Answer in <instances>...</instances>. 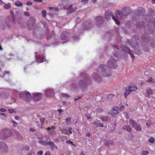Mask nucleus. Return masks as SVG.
Here are the masks:
<instances>
[{"instance_id": "obj_1", "label": "nucleus", "mask_w": 155, "mask_h": 155, "mask_svg": "<svg viewBox=\"0 0 155 155\" xmlns=\"http://www.w3.org/2000/svg\"><path fill=\"white\" fill-rule=\"evenodd\" d=\"M110 75L111 73L107 67L106 65H101L98 68L97 74L93 73L92 76L94 80L99 82L101 81V77H108Z\"/></svg>"}, {"instance_id": "obj_2", "label": "nucleus", "mask_w": 155, "mask_h": 155, "mask_svg": "<svg viewBox=\"0 0 155 155\" xmlns=\"http://www.w3.org/2000/svg\"><path fill=\"white\" fill-rule=\"evenodd\" d=\"M149 23L148 25L144 26V30L148 33L151 31L153 35L155 37V21L154 18H151L149 20Z\"/></svg>"}, {"instance_id": "obj_3", "label": "nucleus", "mask_w": 155, "mask_h": 155, "mask_svg": "<svg viewBox=\"0 0 155 155\" xmlns=\"http://www.w3.org/2000/svg\"><path fill=\"white\" fill-rule=\"evenodd\" d=\"M69 0H63L61 1L59 3L60 5L63 7L65 9H68L67 13H69L70 12L74 11L77 9L76 7H73L72 5H70L69 6H68L69 3Z\"/></svg>"}, {"instance_id": "obj_4", "label": "nucleus", "mask_w": 155, "mask_h": 155, "mask_svg": "<svg viewBox=\"0 0 155 155\" xmlns=\"http://www.w3.org/2000/svg\"><path fill=\"white\" fill-rule=\"evenodd\" d=\"M14 21V19L11 16H8L5 20H3L2 21L1 26L4 28L5 26H8V27H11V25L12 23Z\"/></svg>"}, {"instance_id": "obj_5", "label": "nucleus", "mask_w": 155, "mask_h": 155, "mask_svg": "<svg viewBox=\"0 0 155 155\" xmlns=\"http://www.w3.org/2000/svg\"><path fill=\"white\" fill-rule=\"evenodd\" d=\"M144 10L142 9H138L135 12V14L133 16V20L136 21L140 19V16L144 14Z\"/></svg>"}, {"instance_id": "obj_6", "label": "nucleus", "mask_w": 155, "mask_h": 155, "mask_svg": "<svg viewBox=\"0 0 155 155\" xmlns=\"http://www.w3.org/2000/svg\"><path fill=\"white\" fill-rule=\"evenodd\" d=\"M105 17L107 20H109L112 17L113 20L115 22L116 24L118 25L120 24V21L114 16L113 13L110 11H108L105 12Z\"/></svg>"}, {"instance_id": "obj_7", "label": "nucleus", "mask_w": 155, "mask_h": 155, "mask_svg": "<svg viewBox=\"0 0 155 155\" xmlns=\"http://www.w3.org/2000/svg\"><path fill=\"white\" fill-rule=\"evenodd\" d=\"M129 124L132 126L137 131H140L141 130L142 128L139 124H137L134 120L130 119L129 121Z\"/></svg>"}, {"instance_id": "obj_8", "label": "nucleus", "mask_w": 155, "mask_h": 155, "mask_svg": "<svg viewBox=\"0 0 155 155\" xmlns=\"http://www.w3.org/2000/svg\"><path fill=\"white\" fill-rule=\"evenodd\" d=\"M107 65L109 67L112 68H116L117 67L116 60L114 58L111 59L107 61Z\"/></svg>"}, {"instance_id": "obj_9", "label": "nucleus", "mask_w": 155, "mask_h": 155, "mask_svg": "<svg viewBox=\"0 0 155 155\" xmlns=\"http://www.w3.org/2000/svg\"><path fill=\"white\" fill-rule=\"evenodd\" d=\"M96 24L98 27H101L104 21V18L101 16H98L95 18Z\"/></svg>"}, {"instance_id": "obj_10", "label": "nucleus", "mask_w": 155, "mask_h": 155, "mask_svg": "<svg viewBox=\"0 0 155 155\" xmlns=\"http://www.w3.org/2000/svg\"><path fill=\"white\" fill-rule=\"evenodd\" d=\"M2 134H4L3 138L5 139L10 136L12 134L11 130L7 128H5L2 132Z\"/></svg>"}, {"instance_id": "obj_11", "label": "nucleus", "mask_w": 155, "mask_h": 155, "mask_svg": "<svg viewBox=\"0 0 155 155\" xmlns=\"http://www.w3.org/2000/svg\"><path fill=\"white\" fill-rule=\"evenodd\" d=\"M123 16H126L131 12V9L128 7H124L121 10Z\"/></svg>"}, {"instance_id": "obj_12", "label": "nucleus", "mask_w": 155, "mask_h": 155, "mask_svg": "<svg viewBox=\"0 0 155 155\" xmlns=\"http://www.w3.org/2000/svg\"><path fill=\"white\" fill-rule=\"evenodd\" d=\"M80 86L83 91H85L87 88V84L84 80H81L79 82Z\"/></svg>"}, {"instance_id": "obj_13", "label": "nucleus", "mask_w": 155, "mask_h": 155, "mask_svg": "<svg viewBox=\"0 0 155 155\" xmlns=\"http://www.w3.org/2000/svg\"><path fill=\"white\" fill-rule=\"evenodd\" d=\"M91 26V21H88L84 23L83 28L84 30H87L89 29Z\"/></svg>"}, {"instance_id": "obj_14", "label": "nucleus", "mask_w": 155, "mask_h": 155, "mask_svg": "<svg viewBox=\"0 0 155 155\" xmlns=\"http://www.w3.org/2000/svg\"><path fill=\"white\" fill-rule=\"evenodd\" d=\"M70 36L69 34L66 31H64L60 36V38L61 40H64L68 38Z\"/></svg>"}, {"instance_id": "obj_15", "label": "nucleus", "mask_w": 155, "mask_h": 155, "mask_svg": "<svg viewBox=\"0 0 155 155\" xmlns=\"http://www.w3.org/2000/svg\"><path fill=\"white\" fill-rule=\"evenodd\" d=\"M35 20L33 17L30 18L27 23V25L30 26H33L35 23Z\"/></svg>"}, {"instance_id": "obj_16", "label": "nucleus", "mask_w": 155, "mask_h": 155, "mask_svg": "<svg viewBox=\"0 0 155 155\" xmlns=\"http://www.w3.org/2000/svg\"><path fill=\"white\" fill-rule=\"evenodd\" d=\"M7 148V146L4 142H0V152L5 151L6 150Z\"/></svg>"}, {"instance_id": "obj_17", "label": "nucleus", "mask_w": 155, "mask_h": 155, "mask_svg": "<svg viewBox=\"0 0 155 155\" xmlns=\"http://www.w3.org/2000/svg\"><path fill=\"white\" fill-rule=\"evenodd\" d=\"M45 92L47 97L54 96L53 90L51 89H47Z\"/></svg>"}, {"instance_id": "obj_18", "label": "nucleus", "mask_w": 155, "mask_h": 155, "mask_svg": "<svg viewBox=\"0 0 155 155\" xmlns=\"http://www.w3.org/2000/svg\"><path fill=\"white\" fill-rule=\"evenodd\" d=\"M115 15L119 19H121L123 15L122 11L120 10L117 11L115 12Z\"/></svg>"}, {"instance_id": "obj_19", "label": "nucleus", "mask_w": 155, "mask_h": 155, "mask_svg": "<svg viewBox=\"0 0 155 155\" xmlns=\"http://www.w3.org/2000/svg\"><path fill=\"white\" fill-rule=\"evenodd\" d=\"M30 94L28 92H23L19 94V97H30Z\"/></svg>"}, {"instance_id": "obj_20", "label": "nucleus", "mask_w": 155, "mask_h": 155, "mask_svg": "<svg viewBox=\"0 0 155 155\" xmlns=\"http://www.w3.org/2000/svg\"><path fill=\"white\" fill-rule=\"evenodd\" d=\"M124 109V106H122L120 107H114L113 108L114 111H118V112L123 110Z\"/></svg>"}, {"instance_id": "obj_21", "label": "nucleus", "mask_w": 155, "mask_h": 155, "mask_svg": "<svg viewBox=\"0 0 155 155\" xmlns=\"http://www.w3.org/2000/svg\"><path fill=\"white\" fill-rule=\"evenodd\" d=\"M122 129L124 130H127L129 132L131 131L132 130L131 127L128 125L124 126L123 127Z\"/></svg>"}, {"instance_id": "obj_22", "label": "nucleus", "mask_w": 155, "mask_h": 155, "mask_svg": "<svg viewBox=\"0 0 155 155\" xmlns=\"http://www.w3.org/2000/svg\"><path fill=\"white\" fill-rule=\"evenodd\" d=\"M128 88L131 91H135L137 89V87L134 86L133 84H130L128 86Z\"/></svg>"}, {"instance_id": "obj_23", "label": "nucleus", "mask_w": 155, "mask_h": 155, "mask_svg": "<svg viewBox=\"0 0 155 155\" xmlns=\"http://www.w3.org/2000/svg\"><path fill=\"white\" fill-rule=\"evenodd\" d=\"M99 118L103 121L107 122L108 119V117L106 116L101 115L100 116Z\"/></svg>"}, {"instance_id": "obj_24", "label": "nucleus", "mask_w": 155, "mask_h": 155, "mask_svg": "<svg viewBox=\"0 0 155 155\" xmlns=\"http://www.w3.org/2000/svg\"><path fill=\"white\" fill-rule=\"evenodd\" d=\"M49 8L51 11H52L53 13L54 14H55L56 12L59 11V9L56 7H49Z\"/></svg>"}, {"instance_id": "obj_25", "label": "nucleus", "mask_w": 155, "mask_h": 155, "mask_svg": "<svg viewBox=\"0 0 155 155\" xmlns=\"http://www.w3.org/2000/svg\"><path fill=\"white\" fill-rule=\"evenodd\" d=\"M48 145H49L53 149L54 148L57 149V147L56 146V145L52 141H49L48 142Z\"/></svg>"}, {"instance_id": "obj_26", "label": "nucleus", "mask_w": 155, "mask_h": 155, "mask_svg": "<svg viewBox=\"0 0 155 155\" xmlns=\"http://www.w3.org/2000/svg\"><path fill=\"white\" fill-rule=\"evenodd\" d=\"M38 142L40 144L43 146H48V142L46 141H43L39 139Z\"/></svg>"}, {"instance_id": "obj_27", "label": "nucleus", "mask_w": 155, "mask_h": 155, "mask_svg": "<svg viewBox=\"0 0 155 155\" xmlns=\"http://www.w3.org/2000/svg\"><path fill=\"white\" fill-rule=\"evenodd\" d=\"M144 25L143 23L141 21H139L136 23V26L138 27H141Z\"/></svg>"}, {"instance_id": "obj_28", "label": "nucleus", "mask_w": 155, "mask_h": 155, "mask_svg": "<svg viewBox=\"0 0 155 155\" xmlns=\"http://www.w3.org/2000/svg\"><path fill=\"white\" fill-rule=\"evenodd\" d=\"M142 38L143 40H149L150 38L148 37V35L146 34H143L142 36Z\"/></svg>"}, {"instance_id": "obj_29", "label": "nucleus", "mask_w": 155, "mask_h": 155, "mask_svg": "<svg viewBox=\"0 0 155 155\" xmlns=\"http://www.w3.org/2000/svg\"><path fill=\"white\" fill-rule=\"evenodd\" d=\"M131 91L129 89L126 90V91L124 94L125 97L127 96L130 93Z\"/></svg>"}, {"instance_id": "obj_30", "label": "nucleus", "mask_w": 155, "mask_h": 155, "mask_svg": "<svg viewBox=\"0 0 155 155\" xmlns=\"http://www.w3.org/2000/svg\"><path fill=\"white\" fill-rule=\"evenodd\" d=\"M146 92L147 94L149 95L152 94H153V91L152 90L149 88L147 89L146 91Z\"/></svg>"}, {"instance_id": "obj_31", "label": "nucleus", "mask_w": 155, "mask_h": 155, "mask_svg": "<svg viewBox=\"0 0 155 155\" xmlns=\"http://www.w3.org/2000/svg\"><path fill=\"white\" fill-rule=\"evenodd\" d=\"M11 7V4L10 3H8L4 6V8L5 9H10Z\"/></svg>"}, {"instance_id": "obj_32", "label": "nucleus", "mask_w": 155, "mask_h": 155, "mask_svg": "<svg viewBox=\"0 0 155 155\" xmlns=\"http://www.w3.org/2000/svg\"><path fill=\"white\" fill-rule=\"evenodd\" d=\"M15 5L16 6L20 7L23 4L20 2L17 1L15 2Z\"/></svg>"}, {"instance_id": "obj_33", "label": "nucleus", "mask_w": 155, "mask_h": 155, "mask_svg": "<svg viewBox=\"0 0 155 155\" xmlns=\"http://www.w3.org/2000/svg\"><path fill=\"white\" fill-rule=\"evenodd\" d=\"M147 81L148 82H150L151 83H155V81L153 79L150 77V78L147 80Z\"/></svg>"}, {"instance_id": "obj_34", "label": "nucleus", "mask_w": 155, "mask_h": 155, "mask_svg": "<svg viewBox=\"0 0 155 155\" xmlns=\"http://www.w3.org/2000/svg\"><path fill=\"white\" fill-rule=\"evenodd\" d=\"M94 123L96 126L98 127H103L104 126L101 123H98L97 122H94Z\"/></svg>"}, {"instance_id": "obj_35", "label": "nucleus", "mask_w": 155, "mask_h": 155, "mask_svg": "<svg viewBox=\"0 0 155 155\" xmlns=\"http://www.w3.org/2000/svg\"><path fill=\"white\" fill-rule=\"evenodd\" d=\"M42 16L44 17H45L46 16V12L45 10H43L41 12Z\"/></svg>"}, {"instance_id": "obj_36", "label": "nucleus", "mask_w": 155, "mask_h": 155, "mask_svg": "<svg viewBox=\"0 0 155 155\" xmlns=\"http://www.w3.org/2000/svg\"><path fill=\"white\" fill-rule=\"evenodd\" d=\"M66 143L68 144H70L74 146H75L76 145L74 143H73V142L70 140H68L66 141Z\"/></svg>"}, {"instance_id": "obj_37", "label": "nucleus", "mask_w": 155, "mask_h": 155, "mask_svg": "<svg viewBox=\"0 0 155 155\" xmlns=\"http://www.w3.org/2000/svg\"><path fill=\"white\" fill-rule=\"evenodd\" d=\"M148 141L150 143H154L155 142L154 139L153 137H151L148 140Z\"/></svg>"}, {"instance_id": "obj_38", "label": "nucleus", "mask_w": 155, "mask_h": 155, "mask_svg": "<svg viewBox=\"0 0 155 155\" xmlns=\"http://www.w3.org/2000/svg\"><path fill=\"white\" fill-rule=\"evenodd\" d=\"M104 109L101 107L98 108L97 109V111L98 113H101L103 111Z\"/></svg>"}, {"instance_id": "obj_39", "label": "nucleus", "mask_w": 155, "mask_h": 155, "mask_svg": "<svg viewBox=\"0 0 155 155\" xmlns=\"http://www.w3.org/2000/svg\"><path fill=\"white\" fill-rule=\"evenodd\" d=\"M149 152L147 150H142L141 152V155H146Z\"/></svg>"}, {"instance_id": "obj_40", "label": "nucleus", "mask_w": 155, "mask_h": 155, "mask_svg": "<svg viewBox=\"0 0 155 155\" xmlns=\"http://www.w3.org/2000/svg\"><path fill=\"white\" fill-rule=\"evenodd\" d=\"M33 94L35 96H41L42 95L41 94V93H36L35 94Z\"/></svg>"}, {"instance_id": "obj_41", "label": "nucleus", "mask_w": 155, "mask_h": 155, "mask_svg": "<svg viewBox=\"0 0 155 155\" xmlns=\"http://www.w3.org/2000/svg\"><path fill=\"white\" fill-rule=\"evenodd\" d=\"M114 112H112L111 113V114L113 116H114L116 115L118 113V112L117 111H114Z\"/></svg>"}, {"instance_id": "obj_42", "label": "nucleus", "mask_w": 155, "mask_h": 155, "mask_svg": "<svg viewBox=\"0 0 155 155\" xmlns=\"http://www.w3.org/2000/svg\"><path fill=\"white\" fill-rule=\"evenodd\" d=\"M152 124V123L150 121H148L146 123V125L147 127H149L151 124Z\"/></svg>"}, {"instance_id": "obj_43", "label": "nucleus", "mask_w": 155, "mask_h": 155, "mask_svg": "<svg viewBox=\"0 0 155 155\" xmlns=\"http://www.w3.org/2000/svg\"><path fill=\"white\" fill-rule=\"evenodd\" d=\"M88 0H81V2L82 4H85L88 2Z\"/></svg>"}, {"instance_id": "obj_44", "label": "nucleus", "mask_w": 155, "mask_h": 155, "mask_svg": "<svg viewBox=\"0 0 155 155\" xmlns=\"http://www.w3.org/2000/svg\"><path fill=\"white\" fill-rule=\"evenodd\" d=\"M62 133L64 134H67L68 131L67 130L65 129H62L61 130Z\"/></svg>"}, {"instance_id": "obj_45", "label": "nucleus", "mask_w": 155, "mask_h": 155, "mask_svg": "<svg viewBox=\"0 0 155 155\" xmlns=\"http://www.w3.org/2000/svg\"><path fill=\"white\" fill-rule=\"evenodd\" d=\"M85 116L88 120H90L92 118L91 117L90 115L86 114Z\"/></svg>"}, {"instance_id": "obj_46", "label": "nucleus", "mask_w": 155, "mask_h": 155, "mask_svg": "<svg viewBox=\"0 0 155 155\" xmlns=\"http://www.w3.org/2000/svg\"><path fill=\"white\" fill-rule=\"evenodd\" d=\"M24 14L25 16H27L28 17L30 15V13L29 12H24Z\"/></svg>"}, {"instance_id": "obj_47", "label": "nucleus", "mask_w": 155, "mask_h": 155, "mask_svg": "<svg viewBox=\"0 0 155 155\" xmlns=\"http://www.w3.org/2000/svg\"><path fill=\"white\" fill-rule=\"evenodd\" d=\"M61 96L63 97H70V96L67 94H65L64 93H62L61 94Z\"/></svg>"}, {"instance_id": "obj_48", "label": "nucleus", "mask_w": 155, "mask_h": 155, "mask_svg": "<svg viewBox=\"0 0 155 155\" xmlns=\"http://www.w3.org/2000/svg\"><path fill=\"white\" fill-rule=\"evenodd\" d=\"M76 87V85L75 84H73L71 86V89L73 90L74 88H75Z\"/></svg>"}, {"instance_id": "obj_49", "label": "nucleus", "mask_w": 155, "mask_h": 155, "mask_svg": "<svg viewBox=\"0 0 155 155\" xmlns=\"http://www.w3.org/2000/svg\"><path fill=\"white\" fill-rule=\"evenodd\" d=\"M58 111L59 112V113L58 114V115L61 116V112L62 111V110H61V109H58Z\"/></svg>"}, {"instance_id": "obj_50", "label": "nucleus", "mask_w": 155, "mask_h": 155, "mask_svg": "<svg viewBox=\"0 0 155 155\" xmlns=\"http://www.w3.org/2000/svg\"><path fill=\"white\" fill-rule=\"evenodd\" d=\"M150 45L151 47H155V41L154 42H151L150 44Z\"/></svg>"}, {"instance_id": "obj_51", "label": "nucleus", "mask_w": 155, "mask_h": 155, "mask_svg": "<svg viewBox=\"0 0 155 155\" xmlns=\"http://www.w3.org/2000/svg\"><path fill=\"white\" fill-rule=\"evenodd\" d=\"M25 99L26 100L28 101H30L31 100L32 98V97H25Z\"/></svg>"}, {"instance_id": "obj_52", "label": "nucleus", "mask_w": 155, "mask_h": 155, "mask_svg": "<svg viewBox=\"0 0 155 155\" xmlns=\"http://www.w3.org/2000/svg\"><path fill=\"white\" fill-rule=\"evenodd\" d=\"M8 110L10 113H12L14 112V110L12 109H8Z\"/></svg>"}, {"instance_id": "obj_53", "label": "nucleus", "mask_w": 155, "mask_h": 155, "mask_svg": "<svg viewBox=\"0 0 155 155\" xmlns=\"http://www.w3.org/2000/svg\"><path fill=\"white\" fill-rule=\"evenodd\" d=\"M80 20V17H78L75 20V22L76 23H78Z\"/></svg>"}, {"instance_id": "obj_54", "label": "nucleus", "mask_w": 155, "mask_h": 155, "mask_svg": "<svg viewBox=\"0 0 155 155\" xmlns=\"http://www.w3.org/2000/svg\"><path fill=\"white\" fill-rule=\"evenodd\" d=\"M143 50L145 51H149V48L148 47H147L144 48H143Z\"/></svg>"}, {"instance_id": "obj_55", "label": "nucleus", "mask_w": 155, "mask_h": 155, "mask_svg": "<svg viewBox=\"0 0 155 155\" xmlns=\"http://www.w3.org/2000/svg\"><path fill=\"white\" fill-rule=\"evenodd\" d=\"M54 13H53V11L52 10H50V11L49 13V14L51 16H53L54 14Z\"/></svg>"}, {"instance_id": "obj_56", "label": "nucleus", "mask_w": 155, "mask_h": 155, "mask_svg": "<svg viewBox=\"0 0 155 155\" xmlns=\"http://www.w3.org/2000/svg\"><path fill=\"white\" fill-rule=\"evenodd\" d=\"M33 100L35 101H37L40 99V98H39L40 97H33Z\"/></svg>"}, {"instance_id": "obj_57", "label": "nucleus", "mask_w": 155, "mask_h": 155, "mask_svg": "<svg viewBox=\"0 0 155 155\" xmlns=\"http://www.w3.org/2000/svg\"><path fill=\"white\" fill-rule=\"evenodd\" d=\"M104 145L106 146H109V142L108 141H106V142L104 143Z\"/></svg>"}, {"instance_id": "obj_58", "label": "nucleus", "mask_w": 155, "mask_h": 155, "mask_svg": "<svg viewBox=\"0 0 155 155\" xmlns=\"http://www.w3.org/2000/svg\"><path fill=\"white\" fill-rule=\"evenodd\" d=\"M0 110L2 112H5L6 111V110L4 108H2L0 109Z\"/></svg>"}, {"instance_id": "obj_59", "label": "nucleus", "mask_w": 155, "mask_h": 155, "mask_svg": "<svg viewBox=\"0 0 155 155\" xmlns=\"http://www.w3.org/2000/svg\"><path fill=\"white\" fill-rule=\"evenodd\" d=\"M26 4L28 5H29V6H30V5H32V3L31 2H27V3H26Z\"/></svg>"}, {"instance_id": "obj_60", "label": "nucleus", "mask_w": 155, "mask_h": 155, "mask_svg": "<svg viewBox=\"0 0 155 155\" xmlns=\"http://www.w3.org/2000/svg\"><path fill=\"white\" fill-rule=\"evenodd\" d=\"M43 154V152L41 151H39L38 152V155H42Z\"/></svg>"}, {"instance_id": "obj_61", "label": "nucleus", "mask_w": 155, "mask_h": 155, "mask_svg": "<svg viewBox=\"0 0 155 155\" xmlns=\"http://www.w3.org/2000/svg\"><path fill=\"white\" fill-rule=\"evenodd\" d=\"M68 129L69 130V133L70 134H71L72 133V132L71 131L72 128L71 127H69L68 128Z\"/></svg>"}, {"instance_id": "obj_62", "label": "nucleus", "mask_w": 155, "mask_h": 155, "mask_svg": "<svg viewBox=\"0 0 155 155\" xmlns=\"http://www.w3.org/2000/svg\"><path fill=\"white\" fill-rule=\"evenodd\" d=\"M12 102L10 103V104H12V102H15V97H13L12 98Z\"/></svg>"}, {"instance_id": "obj_63", "label": "nucleus", "mask_w": 155, "mask_h": 155, "mask_svg": "<svg viewBox=\"0 0 155 155\" xmlns=\"http://www.w3.org/2000/svg\"><path fill=\"white\" fill-rule=\"evenodd\" d=\"M114 96V95L113 94H109L107 95L108 97H113Z\"/></svg>"}, {"instance_id": "obj_64", "label": "nucleus", "mask_w": 155, "mask_h": 155, "mask_svg": "<svg viewBox=\"0 0 155 155\" xmlns=\"http://www.w3.org/2000/svg\"><path fill=\"white\" fill-rule=\"evenodd\" d=\"M50 153L49 151H47L46 153H45V155H50Z\"/></svg>"}]
</instances>
